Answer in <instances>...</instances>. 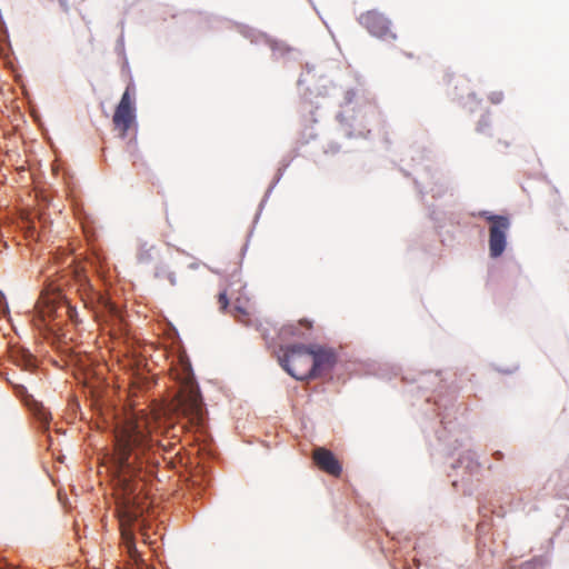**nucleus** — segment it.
Segmentation results:
<instances>
[{
	"instance_id": "15",
	"label": "nucleus",
	"mask_w": 569,
	"mask_h": 569,
	"mask_svg": "<svg viewBox=\"0 0 569 569\" xmlns=\"http://www.w3.org/2000/svg\"><path fill=\"white\" fill-rule=\"evenodd\" d=\"M271 48H272V50H273V51H277V50H278L280 53H284V52H287V51L289 50V49H288V48H286L284 46H282V44H278V43H273V44H271Z\"/></svg>"
},
{
	"instance_id": "5",
	"label": "nucleus",
	"mask_w": 569,
	"mask_h": 569,
	"mask_svg": "<svg viewBox=\"0 0 569 569\" xmlns=\"http://www.w3.org/2000/svg\"><path fill=\"white\" fill-rule=\"evenodd\" d=\"M134 87L129 84L118 106L116 107L112 123L114 130L119 132L121 138H126L130 130L137 129Z\"/></svg>"
},
{
	"instance_id": "9",
	"label": "nucleus",
	"mask_w": 569,
	"mask_h": 569,
	"mask_svg": "<svg viewBox=\"0 0 569 569\" xmlns=\"http://www.w3.org/2000/svg\"><path fill=\"white\" fill-rule=\"evenodd\" d=\"M312 459L317 467L323 472L333 477H340L342 466L332 451L323 447L316 448L312 453Z\"/></svg>"
},
{
	"instance_id": "3",
	"label": "nucleus",
	"mask_w": 569,
	"mask_h": 569,
	"mask_svg": "<svg viewBox=\"0 0 569 569\" xmlns=\"http://www.w3.org/2000/svg\"><path fill=\"white\" fill-rule=\"evenodd\" d=\"M279 361L281 367L295 379H312L311 345L288 346Z\"/></svg>"
},
{
	"instance_id": "7",
	"label": "nucleus",
	"mask_w": 569,
	"mask_h": 569,
	"mask_svg": "<svg viewBox=\"0 0 569 569\" xmlns=\"http://www.w3.org/2000/svg\"><path fill=\"white\" fill-rule=\"evenodd\" d=\"M359 23L377 38L386 41L396 39V34L390 28V21L377 10H369L360 14Z\"/></svg>"
},
{
	"instance_id": "1",
	"label": "nucleus",
	"mask_w": 569,
	"mask_h": 569,
	"mask_svg": "<svg viewBox=\"0 0 569 569\" xmlns=\"http://www.w3.org/2000/svg\"><path fill=\"white\" fill-rule=\"evenodd\" d=\"M111 462L117 472L122 502L118 510L122 546L134 562L141 557L136 547L131 525L141 516L139 495L143 481L154 475L160 463L158 445L152 440L148 419L130 415L117 422Z\"/></svg>"
},
{
	"instance_id": "14",
	"label": "nucleus",
	"mask_w": 569,
	"mask_h": 569,
	"mask_svg": "<svg viewBox=\"0 0 569 569\" xmlns=\"http://www.w3.org/2000/svg\"><path fill=\"white\" fill-rule=\"evenodd\" d=\"M218 302L220 305V309L221 310H226L228 305H229V301H228V298H227V293L226 292H221L218 297Z\"/></svg>"
},
{
	"instance_id": "16",
	"label": "nucleus",
	"mask_w": 569,
	"mask_h": 569,
	"mask_svg": "<svg viewBox=\"0 0 569 569\" xmlns=\"http://www.w3.org/2000/svg\"><path fill=\"white\" fill-rule=\"evenodd\" d=\"M299 325L301 326H305L307 329H311L312 328V323L306 319H302L299 321Z\"/></svg>"
},
{
	"instance_id": "12",
	"label": "nucleus",
	"mask_w": 569,
	"mask_h": 569,
	"mask_svg": "<svg viewBox=\"0 0 569 569\" xmlns=\"http://www.w3.org/2000/svg\"><path fill=\"white\" fill-rule=\"evenodd\" d=\"M280 335L283 337V338H287V337H296V336H299V333L297 332V328L295 325H287V326H283L280 330Z\"/></svg>"
},
{
	"instance_id": "8",
	"label": "nucleus",
	"mask_w": 569,
	"mask_h": 569,
	"mask_svg": "<svg viewBox=\"0 0 569 569\" xmlns=\"http://www.w3.org/2000/svg\"><path fill=\"white\" fill-rule=\"evenodd\" d=\"M312 379L328 373L336 363V355L330 348L311 345Z\"/></svg>"
},
{
	"instance_id": "6",
	"label": "nucleus",
	"mask_w": 569,
	"mask_h": 569,
	"mask_svg": "<svg viewBox=\"0 0 569 569\" xmlns=\"http://www.w3.org/2000/svg\"><path fill=\"white\" fill-rule=\"evenodd\" d=\"M479 217L489 222V256L493 259L499 258L507 248L510 219L507 216L493 214L489 211L479 212Z\"/></svg>"
},
{
	"instance_id": "13",
	"label": "nucleus",
	"mask_w": 569,
	"mask_h": 569,
	"mask_svg": "<svg viewBox=\"0 0 569 569\" xmlns=\"http://www.w3.org/2000/svg\"><path fill=\"white\" fill-rule=\"evenodd\" d=\"M489 100L492 103L498 104L503 100V93L501 91L491 92L489 96Z\"/></svg>"
},
{
	"instance_id": "2",
	"label": "nucleus",
	"mask_w": 569,
	"mask_h": 569,
	"mask_svg": "<svg viewBox=\"0 0 569 569\" xmlns=\"http://www.w3.org/2000/svg\"><path fill=\"white\" fill-rule=\"evenodd\" d=\"M37 309L43 321L66 316L72 322H78V311L76 307L62 295L58 287L48 284L40 295L37 302Z\"/></svg>"
},
{
	"instance_id": "17",
	"label": "nucleus",
	"mask_w": 569,
	"mask_h": 569,
	"mask_svg": "<svg viewBox=\"0 0 569 569\" xmlns=\"http://www.w3.org/2000/svg\"><path fill=\"white\" fill-rule=\"evenodd\" d=\"M40 419H41L43 422H47V421H48V413H47V412H41V413H40Z\"/></svg>"
},
{
	"instance_id": "10",
	"label": "nucleus",
	"mask_w": 569,
	"mask_h": 569,
	"mask_svg": "<svg viewBox=\"0 0 569 569\" xmlns=\"http://www.w3.org/2000/svg\"><path fill=\"white\" fill-rule=\"evenodd\" d=\"M154 254H156V247L144 242V243H141L138 249L137 259L140 263H149L154 259Z\"/></svg>"
},
{
	"instance_id": "4",
	"label": "nucleus",
	"mask_w": 569,
	"mask_h": 569,
	"mask_svg": "<svg viewBox=\"0 0 569 569\" xmlns=\"http://www.w3.org/2000/svg\"><path fill=\"white\" fill-rule=\"evenodd\" d=\"M177 409L193 425L200 426L204 420V408L197 385L186 382L177 397Z\"/></svg>"
},
{
	"instance_id": "11",
	"label": "nucleus",
	"mask_w": 569,
	"mask_h": 569,
	"mask_svg": "<svg viewBox=\"0 0 569 569\" xmlns=\"http://www.w3.org/2000/svg\"><path fill=\"white\" fill-rule=\"evenodd\" d=\"M93 295L97 297L98 299V302L103 307L106 308L107 310H109L110 312H114L116 311V308L109 301L108 298H106L104 296H102L101 293L99 292H93Z\"/></svg>"
}]
</instances>
